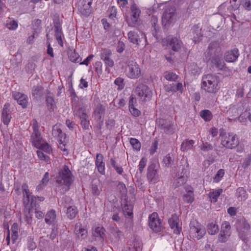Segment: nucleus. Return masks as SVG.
Wrapping results in <instances>:
<instances>
[{
  "instance_id": "72a5a7b5",
  "label": "nucleus",
  "mask_w": 251,
  "mask_h": 251,
  "mask_svg": "<svg viewBox=\"0 0 251 251\" xmlns=\"http://www.w3.org/2000/svg\"><path fill=\"white\" fill-rule=\"evenodd\" d=\"M75 115L78 116L80 119L88 118L84 107H79L78 109L75 110Z\"/></svg>"
},
{
  "instance_id": "b1692460",
  "label": "nucleus",
  "mask_w": 251,
  "mask_h": 251,
  "mask_svg": "<svg viewBox=\"0 0 251 251\" xmlns=\"http://www.w3.org/2000/svg\"><path fill=\"white\" fill-rule=\"evenodd\" d=\"M75 232L79 238L84 239L87 236V231L84 227H82L81 224L77 223L75 228Z\"/></svg>"
},
{
  "instance_id": "f3484780",
  "label": "nucleus",
  "mask_w": 251,
  "mask_h": 251,
  "mask_svg": "<svg viewBox=\"0 0 251 251\" xmlns=\"http://www.w3.org/2000/svg\"><path fill=\"white\" fill-rule=\"evenodd\" d=\"M168 222L171 228L174 229V232L176 234H180L181 227L179 224L178 217L176 214L172 215V217L169 219Z\"/></svg>"
},
{
  "instance_id": "cd10ccee",
  "label": "nucleus",
  "mask_w": 251,
  "mask_h": 251,
  "mask_svg": "<svg viewBox=\"0 0 251 251\" xmlns=\"http://www.w3.org/2000/svg\"><path fill=\"white\" fill-rule=\"evenodd\" d=\"M52 134L54 137H58L60 139L64 138L66 139L65 133L62 132L60 128L57 125H54L52 127Z\"/></svg>"
},
{
  "instance_id": "c03bdc74",
  "label": "nucleus",
  "mask_w": 251,
  "mask_h": 251,
  "mask_svg": "<svg viewBox=\"0 0 251 251\" xmlns=\"http://www.w3.org/2000/svg\"><path fill=\"white\" fill-rule=\"evenodd\" d=\"M130 143L134 150L136 151L140 150L141 148V144L137 139L132 138H131L130 140Z\"/></svg>"
},
{
  "instance_id": "7c9ffc66",
  "label": "nucleus",
  "mask_w": 251,
  "mask_h": 251,
  "mask_svg": "<svg viewBox=\"0 0 251 251\" xmlns=\"http://www.w3.org/2000/svg\"><path fill=\"white\" fill-rule=\"evenodd\" d=\"M77 213V209L75 206H70L67 208V216L70 219H73L76 216Z\"/></svg>"
},
{
  "instance_id": "58836bf2",
  "label": "nucleus",
  "mask_w": 251,
  "mask_h": 251,
  "mask_svg": "<svg viewBox=\"0 0 251 251\" xmlns=\"http://www.w3.org/2000/svg\"><path fill=\"white\" fill-rule=\"evenodd\" d=\"M111 54L112 53L110 50L107 49H102L100 52V58L104 61L107 58H110Z\"/></svg>"
},
{
  "instance_id": "7ed1b4c3",
  "label": "nucleus",
  "mask_w": 251,
  "mask_h": 251,
  "mask_svg": "<svg viewBox=\"0 0 251 251\" xmlns=\"http://www.w3.org/2000/svg\"><path fill=\"white\" fill-rule=\"evenodd\" d=\"M126 75L131 79H137L141 75V70L139 65L133 58H130L126 62Z\"/></svg>"
},
{
  "instance_id": "13d9d810",
  "label": "nucleus",
  "mask_w": 251,
  "mask_h": 251,
  "mask_svg": "<svg viewBox=\"0 0 251 251\" xmlns=\"http://www.w3.org/2000/svg\"><path fill=\"white\" fill-rule=\"evenodd\" d=\"M36 65L33 62H29L26 66V70L29 73H31L35 70Z\"/></svg>"
},
{
  "instance_id": "a878e982",
  "label": "nucleus",
  "mask_w": 251,
  "mask_h": 251,
  "mask_svg": "<svg viewBox=\"0 0 251 251\" xmlns=\"http://www.w3.org/2000/svg\"><path fill=\"white\" fill-rule=\"evenodd\" d=\"M211 61V63L220 70H224L226 68V64L222 59L221 55L213 59V60H212Z\"/></svg>"
},
{
  "instance_id": "2eb2a0df",
  "label": "nucleus",
  "mask_w": 251,
  "mask_h": 251,
  "mask_svg": "<svg viewBox=\"0 0 251 251\" xmlns=\"http://www.w3.org/2000/svg\"><path fill=\"white\" fill-rule=\"evenodd\" d=\"M155 167V165L151 164L148 168L147 177L150 184H155L159 181V177Z\"/></svg>"
},
{
  "instance_id": "f03ea898",
  "label": "nucleus",
  "mask_w": 251,
  "mask_h": 251,
  "mask_svg": "<svg viewBox=\"0 0 251 251\" xmlns=\"http://www.w3.org/2000/svg\"><path fill=\"white\" fill-rule=\"evenodd\" d=\"M220 136L221 144L226 148L232 149L235 148L239 143V140L236 135L227 134L224 130H220Z\"/></svg>"
},
{
  "instance_id": "2f4dec72",
  "label": "nucleus",
  "mask_w": 251,
  "mask_h": 251,
  "mask_svg": "<svg viewBox=\"0 0 251 251\" xmlns=\"http://www.w3.org/2000/svg\"><path fill=\"white\" fill-rule=\"evenodd\" d=\"M219 230L218 226L215 223H211L207 226V230L209 234L214 235L216 234Z\"/></svg>"
},
{
  "instance_id": "0e129e2a",
  "label": "nucleus",
  "mask_w": 251,
  "mask_h": 251,
  "mask_svg": "<svg viewBox=\"0 0 251 251\" xmlns=\"http://www.w3.org/2000/svg\"><path fill=\"white\" fill-rule=\"evenodd\" d=\"M92 191L93 195L99 196L100 193V190L98 188L97 185L95 184H92Z\"/></svg>"
},
{
  "instance_id": "69168bd1",
  "label": "nucleus",
  "mask_w": 251,
  "mask_h": 251,
  "mask_svg": "<svg viewBox=\"0 0 251 251\" xmlns=\"http://www.w3.org/2000/svg\"><path fill=\"white\" fill-rule=\"evenodd\" d=\"M37 154L38 157L43 160H45L47 161L49 160V157L45 154L42 151H37Z\"/></svg>"
},
{
  "instance_id": "bf43d9fd",
  "label": "nucleus",
  "mask_w": 251,
  "mask_h": 251,
  "mask_svg": "<svg viewBox=\"0 0 251 251\" xmlns=\"http://www.w3.org/2000/svg\"><path fill=\"white\" fill-rule=\"evenodd\" d=\"M46 102L49 108L52 109L54 105V100L51 97H47L46 98Z\"/></svg>"
},
{
  "instance_id": "e2e57ef3",
  "label": "nucleus",
  "mask_w": 251,
  "mask_h": 251,
  "mask_svg": "<svg viewBox=\"0 0 251 251\" xmlns=\"http://www.w3.org/2000/svg\"><path fill=\"white\" fill-rule=\"evenodd\" d=\"M38 149H40L47 152H50L51 151L50 147L47 143L45 142L42 145L41 147H39Z\"/></svg>"
},
{
  "instance_id": "1a4fd4ad",
  "label": "nucleus",
  "mask_w": 251,
  "mask_h": 251,
  "mask_svg": "<svg viewBox=\"0 0 251 251\" xmlns=\"http://www.w3.org/2000/svg\"><path fill=\"white\" fill-rule=\"evenodd\" d=\"M221 55L220 49L217 42L211 43L205 52V57L206 61H212L213 59Z\"/></svg>"
},
{
  "instance_id": "338daca9",
  "label": "nucleus",
  "mask_w": 251,
  "mask_h": 251,
  "mask_svg": "<svg viewBox=\"0 0 251 251\" xmlns=\"http://www.w3.org/2000/svg\"><path fill=\"white\" fill-rule=\"evenodd\" d=\"M88 118H85V119H81V125L82 127L84 129H88L89 125V121L88 120Z\"/></svg>"
},
{
  "instance_id": "20e7f679",
  "label": "nucleus",
  "mask_w": 251,
  "mask_h": 251,
  "mask_svg": "<svg viewBox=\"0 0 251 251\" xmlns=\"http://www.w3.org/2000/svg\"><path fill=\"white\" fill-rule=\"evenodd\" d=\"M60 177L56 180L57 183L61 185H64L69 189L72 181V175L69 168L64 166L63 169L59 173Z\"/></svg>"
},
{
  "instance_id": "e433bc0d",
  "label": "nucleus",
  "mask_w": 251,
  "mask_h": 251,
  "mask_svg": "<svg viewBox=\"0 0 251 251\" xmlns=\"http://www.w3.org/2000/svg\"><path fill=\"white\" fill-rule=\"evenodd\" d=\"M117 189L122 196H126L127 193V189L125 184L121 182H119L117 185Z\"/></svg>"
},
{
  "instance_id": "39448f33",
  "label": "nucleus",
  "mask_w": 251,
  "mask_h": 251,
  "mask_svg": "<svg viewBox=\"0 0 251 251\" xmlns=\"http://www.w3.org/2000/svg\"><path fill=\"white\" fill-rule=\"evenodd\" d=\"M128 39L129 41L134 44L143 46L146 45L147 39L144 33L140 31H130L128 34Z\"/></svg>"
},
{
  "instance_id": "aec40b11",
  "label": "nucleus",
  "mask_w": 251,
  "mask_h": 251,
  "mask_svg": "<svg viewBox=\"0 0 251 251\" xmlns=\"http://www.w3.org/2000/svg\"><path fill=\"white\" fill-rule=\"evenodd\" d=\"M239 55V50L237 49L228 50L225 53V59L228 62H235Z\"/></svg>"
},
{
  "instance_id": "393cba45",
  "label": "nucleus",
  "mask_w": 251,
  "mask_h": 251,
  "mask_svg": "<svg viewBox=\"0 0 251 251\" xmlns=\"http://www.w3.org/2000/svg\"><path fill=\"white\" fill-rule=\"evenodd\" d=\"M56 219V211L53 209H51L46 213L45 221L46 224L48 225H51L55 223Z\"/></svg>"
},
{
  "instance_id": "423d86ee",
  "label": "nucleus",
  "mask_w": 251,
  "mask_h": 251,
  "mask_svg": "<svg viewBox=\"0 0 251 251\" xmlns=\"http://www.w3.org/2000/svg\"><path fill=\"white\" fill-rule=\"evenodd\" d=\"M135 93L140 100L149 101L152 97V92L148 86L144 84L138 85L135 89Z\"/></svg>"
},
{
  "instance_id": "de8ad7c7",
  "label": "nucleus",
  "mask_w": 251,
  "mask_h": 251,
  "mask_svg": "<svg viewBox=\"0 0 251 251\" xmlns=\"http://www.w3.org/2000/svg\"><path fill=\"white\" fill-rule=\"evenodd\" d=\"M240 5L248 11L251 10V0H241Z\"/></svg>"
},
{
  "instance_id": "0eeeda50",
  "label": "nucleus",
  "mask_w": 251,
  "mask_h": 251,
  "mask_svg": "<svg viewBox=\"0 0 251 251\" xmlns=\"http://www.w3.org/2000/svg\"><path fill=\"white\" fill-rule=\"evenodd\" d=\"M156 122L158 128L163 130L164 133L169 135H172L174 133L175 127L172 121L168 119H158Z\"/></svg>"
},
{
  "instance_id": "09e8293b",
  "label": "nucleus",
  "mask_w": 251,
  "mask_h": 251,
  "mask_svg": "<svg viewBox=\"0 0 251 251\" xmlns=\"http://www.w3.org/2000/svg\"><path fill=\"white\" fill-rule=\"evenodd\" d=\"M183 199L185 201L188 203L192 202L194 200L192 192L189 191L187 194H184L183 197Z\"/></svg>"
},
{
  "instance_id": "8fccbe9b",
  "label": "nucleus",
  "mask_w": 251,
  "mask_h": 251,
  "mask_svg": "<svg viewBox=\"0 0 251 251\" xmlns=\"http://www.w3.org/2000/svg\"><path fill=\"white\" fill-rule=\"evenodd\" d=\"M174 161V157L170 155V154H167L163 159V162L166 166H170Z\"/></svg>"
},
{
  "instance_id": "c756f323",
  "label": "nucleus",
  "mask_w": 251,
  "mask_h": 251,
  "mask_svg": "<svg viewBox=\"0 0 251 251\" xmlns=\"http://www.w3.org/2000/svg\"><path fill=\"white\" fill-rule=\"evenodd\" d=\"M194 141L193 140H185L181 145V150L182 151H187L192 149Z\"/></svg>"
},
{
  "instance_id": "ddd939ff",
  "label": "nucleus",
  "mask_w": 251,
  "mask_h": 251,
  "mask_svg": "<svg viewBox=\"0 0 251 251\" xmlns=\"http://www.w3.org/2000/svg\"><path fill=\"white\" fill-rule=\"evenodd\" d=\"M230 225L228 222H224L221 226V230L219 235V241L220 242H226L230 235Z\"/></svg>"
},
{
  "instance_id": "a18cd8bd",
  "label": "nucleus",
  "mask_w": 251,
  "mask_h": 251,
  "mask_svg": "<svg viewBox=\"0 0 251 251\" xmlns=\"http://www.w3.org/2000/svg\"><path fill=\"white\" fill-rule=\"evenodd\" d=\"M69 58L72 62L79 63L81 61V58L75 52H72L69 55Z\"/></svg>"
},
{
  "instance_id": "412c9836",
  "label": "nucleus",
  "mask_w": 251,
  "mask_h": 251,
  "mask_svg": "<svg viewBox=\"0 0 251 251\" xmlns=\"http://www.w3.org/2000/svg\"><path fill=\"white\" fill-rule=\"evenodd\" d=\"M54 31H55V35L56 37V39L57 41L58 44L61 46L63 47V43L62 39V28L61 26V24L59 21V20L55 21L54 22Z\"/></svg>"
},
{
  "instance_id": "c9c22d12",
  "label": "nucleus",
  "mask_w": 251,
  "mask_h": 251,
  "mask_svg": "<svg viewBox=\"0 0 251 251\" xmlns=\"http://www.w3.org/2000/svg\"><path fill=\"white\" fill-rule=\"evenodd\" d=\"M200 115L206 121H210L212 118L211 112L208 110H203L200 112Z\"/></svg>"
},
{
  "instance_id": "4d7b16f0",
  "label": "nucleus",
  "mask_w": 251,
  "mask_h": 251,
  "mask_svg": "<svg viewBox=\"0 0 251 251\" xmlns=\"http://www.w3.org/2000/svg\"><path fill=\"white\" fill-rule=\"evenodd\" d=\"M147 159L145 158H142L140 161L139 164V171L140 173H142L144 168L146 165Z\"/></svg>"
},
{
  "instance_id": "37998d69",
  "label": "nucleus",
  "mask_w": 251,
  "mask_h": 251,
  "mask_svg": "<svg viewBox=\"0 0 251 251\" xmlns=\"http://www.w3.org/2000/svg\"><path fill=\"white\" fill-rule=\"evenodd\" d=\"M104 228L102 227H97L95 228L94 231L93 232V234L95 237H100L101 238H103L104 235Z\"/></svg>"
},
{
  "instance_id": "a19ab883",
  "label": "nucleus",
  "mask_w": 251,
  "mask_h": 251,
  "mask_svg": "<svg viewBox=\"0 0 251 251\" xmlns=\"http://www.w3.org/2000/svg\"><path fill=\"white\" fill-rule=\"evenodd\" d=\"M110 164L115 169L117 173L120 175L122 174L123 172V169L122 167L121 166L117 165L113 158H111Z\"/></svg>"
},
{
  "instance_id": "6ab92c4d",
  "label": "nucleus",
  "mask_w": 251,
  "mask_h": 251,
  "mask_svg": "<svg viewBox=\"0 0 251 251\" xmlns=\"http://www.w3.org/2000/svg\"><path fill=\"white\" fill-rule=\"evenodd\" d=\"M167 41L172 50L175 51H179L182 46V42L176 37L169 36Z\"/></svg>"
},
{
  "instance_id": "c85d7f7f",
  "label": "nucleus",
  "mask_w": 251,
  "mask_h": 251,
  "mask_svg": "<svg viewBox=\"0 0 251 251\" xmlns=\"http://www.w3.org/2000/svg\"><path fill=\"white\" fill-rule=\"evenodd\" d=\"M142 243L141 241L135 240L128 247L129 251H141Z\"/></svg>"
},
{
  "instance_id": "473e14b6",
  "label": "nucleus",
  "mask_w": 251,
  "mask_h": 251,
  "mask_svg": "<svg viewBox=\"0 0 251 251\" xmlns=\"http://www.w3.org/2000/svg\"><path fill=\"white\" fill-rule=\"evenodd\" d=\"M164 76L167 80L171 81H176L178 78V76L176 74L169 71L165 72Z\"/></svg>"
},
{
  "instance_id": "4468645a",
  "label": "nucleus",
  "mask_w": 251,
  "mask_h": 251,
  "mask_svg": "<svg viewBox=\"0 0 251 251\" xmlns=\"http://www.w3.org/2000/svg\"><path fill=\"white\" fill-rule=\"evenodd\" d=\"M105 108L103 106L99 103L97 104L93 112V115L95 117L98 122V126L100 129L103 125L102 117L104 116Z\"/></svg>"
},
{
  "instance_id": "603ef678",
  "label": "nucleus",
  "mask_w": 251,
  "mask_h": 251,
  "mask_svg": "<svg viewBox=\"0 0 251 251\" xmlns=\"http://www.w3.org/2000/svg\"><path fill=\"white\" fill-rule=\"evenodd\" d=\"M27 246L29 250H33L36 248V244L34 242L33 238L31 237L27 238Z\"/></svg>"
},
{
  "instance_id": "052dcab7",
  "label": "nucleus",
  "mask_w": 251,
  "mask_h": 251,
  "mask_svg": "<svg viewBox=\"0 0 251 251\" xmlns=\"http://www.w3.org/2000/svg\"><path fill=\"white\" fill-rule=\"evenodd\" d=\"M251 164V154L248 155V157L245 158L242 167L245 169L247 168Z\"/></svg>"
},
{
  "instance_id": "9b49d317",
  "label": "nucleus",
  "mask_w": 251,
  "mask_h": 251,
  "mask_svg": "<svg viewBox=\"0 0 251 251\" xmlns=\"http://www.w3.org/2000/svg\"><path fill=\"white\" fill-rule=\"evenodd\" d=\"M175 11L176 9L173 6H168L165 9L162 17L163 26H168L173 22Z\"/></svg>"
},
{
  "instance_id": "f8f14e48",
  "label": "nucleus",
  "mask_w": 251,
  "mask_h": 251,
  "mask_svg": "<svg viewBox=\"0 0 251 251\" xmlns=\"http://www.w3.org/2000/svg\"><path fill=\"white\" fill-rule=\"evenodd\" d=\"M93 0H79L78 10L82 15L88 16L92 11L91 4Z\"/></svg>"
},
{
  "instance_id": "3c124183",
  "label": "nucleus",
  "mask_w": 251,
  "mask_h": 251,
  "mask_svg": "<svg viewBox=\"0 0 251 251\" xmlns=\"http://www.w3.org/2000/svg\"><path fill=\"white\" fill-rule=\"evenodd\" d=\"M44 141L41 137L33 138V145L37 148L41 147L42 145L44 143Z\"/></svg>"
},
{
  "instance_id": "f257e3e1",
  "label": "nucleus",
  "mask_w": 251,
  "mask_h": 251,
  "mask_svg": "<svg viewBox=\"0 0 251 251\" xmlns=\"http://www.w3.org/2000/svg\"><path fill=\"white\" fill-rule=\"evenodd\" d=\"M219 77L208 74L202 77L201 88L210 93H215L220 89Z\"/></svg>"
},
{
  "instance_id": "9d476101",
  "label": "nucleus",
  "mask_w": 251,
  "mask_h": 251,
  "mask_svg": "<svg viewBox=\"0 0 251 251\" xmlns=\"http://www.w3.org/2000/svg\"><path fill=\"white\" fill-rule=\"evenodd\" d=\"M149 225L150 228L155 232L161 230L162 225L157 213L153 212L149 216Z\"/></svg>"
},
{
  "instance_id": "a211bd4d",
  "label": "nucleus",
  "mask_w": 251,
  "mask_h": 251,
  "mask_svg": "<svg viewBox=\"0 0 251 251\" xmlns=\"http://www.w3.org/2000/svg\"><path fill=\"white\" fill-rule=\"evenodd\" d=\"M12 97L17 100L18 104L21 105L23 108H25L27 106L28 103L27 97L25 94L18 92H13Z\"/></svg>"
},
{
  "instance_id": "4be33fe9",
  "label": "nucleus",
  "mask_w": 251,
  "mask_h": 251,
  "mask_svg": "<svg viewBox=\"0 0 251 251\" xmlns=\"http://www.w3.org/2000/svg\"><path fill=\"white\" fill-rule=\"evenodd\" d=\"M9 107L10 104L9 103H5L2 109V118L3 122L5 125H8L11 118Z\"/></svg>"
},
{
  "instance_id": "bb28decb",
  "label": "nucleus",
  "mask_w": 251,
  "mask_h": 251,
  "mask_svg": "<svg viewBox=\"0 0 251 251\" xmlns=\"http://www.w3.org/2000/svg\"><path fill=\"white\" fill-rule=\"evenodd\" d=\"M201 30V28L198 25H194L191 30V33L193 35V40L195 43L199 41L202 36Z\"/></svg>"
},
{
  "instance_id": "6e6552de",
  "label": "nucleus",
  "mask_w": 251,
  "mask_h": 251,
  "mask_svg": "<svg viewBox=\"0 0 251 251\" xmlns=\"http://www.w3.org/2000/svg\"><path fill=\"white\" fill-rule=\"evenodd\" d=\"M190 227V236L198 240L202 238L205 234V228L198 222H191Z\"/></svg>"
},
{
  "instance_id": "6e6d98bb",
  "label": "nucleus",
  "mask_w": 251,
  "mask_h": 251,
  "mask_svg": "<svg viewBox=\"0 0 251 251\" xmlns=\"http://www.w3.org/2000/svg\"><path fill=\"white\" fill-rule=\"evenodd\" d=\"M104 62L106 66V71H107L108 73L110 71V70L108 68V67H112L114 66V61L111 58H107L104 61Z\"/></svg>"
},
{
  "instance_id": "49530a36",
  "label": "nucleus",
  "mask_w": 251,
  "mask_h": 251,
  "mask_svg": "<svg viewBox=\"0 0 251 251\" xmlns=\"http://www.w3.org/2000/svg\"><path fill=\"white\" fill-rule=\"evenodd\" d=\"M6 27L10 30H15L18 27V23L15 20H10L7 22Z\"/></svg>"
},
{
  "instance_id": "ea45409f",
  "label": "nucleus",
  "mask_w": 251,
  "mask_h": 251,
  "mask_svg": "<svg viewBox=\"0 0 251 251\" xmlns=\"http://www.w3.org/2000/svg\"><path fill=\"white\" fill-rule=\"evenodd\" d=\"M237 197L241 201H245L247 198L246 191L243 188H239L237 190Z\"/></svg>"
},
{
  "instance_id": "864d4df0",
  "label": "nucleus",
  "mask_w": 251,
  "mask_h": 251,
  "mask_svg": "<svg viewBox=\"0 0 251 251\" xmlns=\"http://www.w3.org/2000/svg\"><path fill=\"white\" fill-rule=\"evenodd\" d=\"M213 146L207 142L202 143L201 146V149L204 151H208L212 150Z\"/></svg>"
},
{
  "instance_id": "5701e85b",
  "label": "nucleus",
  "mask_w": 251,
  "mask_h": 251,
  "mask_svg": "<svg viewBox=\"0 0 251 251\" xmlns=\"http://www.w3.org/2000/svg\"><path fill=\"white\" fill-rule=\"evenodd\" d=\"M164 88L166 92L174 93L177 91H181L183 89V86L182 84L180 82L177 83L176 84L173 83L165 85Z\"/></svg>"
},
{
  "instance_id": "79ce46f5",
  "label": "nucleus",
  "mask_w": 251,
  "mask_h": 251,
  "mask_svg": "<svg viewBox=\"0 0 251 251\" xmlns=\"http://www.w3.org/2000/svg\"><path fill=\"white\" fill-rule=\"evenodd\" d=\"M222 192V189H218L210 192L209 197L212 199L214 202H216L217 199Z\"/></svg>"
},
{
  "instance_id": "4c0bfd02",
  "label": "nucleus",
  "mask_w": 251,
  "mask_h": 251,
  "mask_svg": "<svg viewBox=\"0 0 251 251\" xmlns=\"http://www.w3.org/2000/svg\"><path fill=\"white\" fill-rule=\"evenodd\" d=\"M123 211L125 216L130 217L132 215V207L127 203H125L123 207Z\"/></svg>"
},
{
  "instance_id": "5fc2aeb1",
  "label": "nucleus",
  "mask_w": 251,
  "mask_h": 251,
  "mask_svg": "<svg viewBox=\"0 0 251 251\" xmlns=\"http://www.w3.org/2000/svg\"><path fill=\"white\" fill-rule=\"evenodd\" d=\"M225 174L224 170L223 169L219 170L218 172L217 173L216 175H215L214 178V181L215 182H219L221 178L223 177Z\"/></svg>"
},
{
  "instance_id": "dca6fc26",
  "label": "nucleus",
  "mask_w": 251,
  "mask_h": 251,
  "mask_svg": "<svg viewBox=\"0 0 251 251\" xmlns=\"http://www.w3.org/2000/svg\"><path fill=\"white\" fill-rule=\"evenodd\" d=\"M130 9L131 11L130 20H127V22L129 26H133L138 20L140 10L135 4L131 6Z\"/></svg>"
},
{
  "instance_id": "f704fd0d",
  "label": "nucleus",
  "mask_w": 251,
  "mask_h": 251,
  "mask_svg": "<svg viewBox=\"0 0 251 251\" xmlns=\"http://www.w3.org/2000/svg\"><path fill=\"white\" fill-rule=\"evenodd\" d=\"M32 95L35 98L43 95V88L40 86H35L32 89Z\"/></svg>"
},
{
  "instance_id": "680f3d73",
  "label": "nucleus",
  "mask_w": 251,
  "mask_h": 251,
  "mask_svg": "<svg viewBox=\"0 0 251 251\" xmlns=\"http://www.w3.org/2000/svg\"><path fill=\"white\" fill-rule=\"evenodd\" d=\"M45 198L43 197H36V196H32L31 197V205L32 207H33V205L36 203L38 201H44Z\"/></svg>"
},
{
  "instance_id": "774afa93",
  "label": "nucleus",
  "mask_w": 251,
  "mask_h": 251,
  "mask_svg": "<svg viewBox=\"0 0 251 251\" xmlns=\"http://www.w3.org/2000/svg\"><path fill=\"white\" fill-rule=\"evenodd\" d=\"M131 114L134 117H138L140 115V111L134 107L129 108Z\"/></svg>"
}]
</instances>
